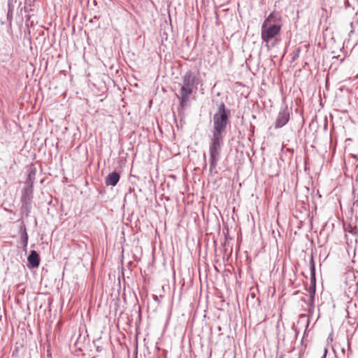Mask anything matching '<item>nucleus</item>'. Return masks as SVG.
<instances>
[{
  "instance_id": "12",
  "label": "nucleus",
  "mask_w": 358,
  "mask_h": 358,
  "mask_svg": "<svg viewBox=\"0 0 358 358\" xmlns=\"http://www.w3.org/2000/svg\"><path fill=\"white\" fill-rule=\"evenodd\" d=\"M349 6V2H348V1H347V3H345V6L347 7V6Z\"/></svg>"
},
{
  "instance_id": "3",
  "label": "nucleus",
  "mask_w": 358,
  "mask_h": 358,
  "mask_svg": "<svg viewBox=\"0 0 358 358\" xmlns=\"http://www.w3.org/2000/svg\"><path fill=\"white\" fill-rule=\"evenodd\" d=\"M196 78L191 71H187L182 76V83L178 98L180 101V106L185 110L189 105V96L194 90H197Z\"/></svg>"
},
{
  "instance_id": "6",
  "label": "nucleus",
  "mask_w": 358,
  "mask_h": 358,
  "mask_svg": "<svg viewBox=\"0 0 358 358\" xmlns=\"http://www.w3.org/2000/svg\"><path fill=\"white\" fill-rule=\"evenodd\" d=\"M26 183L27 185L23 191L22 201L27 203L31 200L33 194V180L31 178V173L29 174Z\"/></svg>"
},
{
  "instance_id": "15",
  "label": "nucleus",
  "mask_w": 358,
  "mask_h": 358,
  "mask_svg": "<svg viewBox=\"0 0 358 358\" xmlns=\"http://www.w3.org/2000/svg\"><path fill=\"white\" fill-rule=\"evenodd\" d=\"M357 78H358V75H357Z\"/></svg>"
},
{
  "instance_id": "11",
  "label": "nucleus",
  "mask_w": 358,
  "mask_h": 358,
  "mask_svg": "<svg viewBox=\"0 0 358 358\" xmlns=\"http://www.w3.org/2000/svg\"><path fill=\"white\" fill-rule=\"evenodd\" d=\"M327 353V349H326V350H324V354H323V355H322V358H326Z\"/></svg>"
},
{
  "instance_id": "14",
  "label": "nucleus",
  "mask_w": 358,
  "mask_h": 358,
  "mask_svg": "<svg viewBox=\"0 0 358 358\" xmlns=\"http://www.w3.org/2000/svg\"><path fill=\"white\" fill-rule=\"evenodd\" d=\"M0 358H2V356H1V355H0Z\"/></svg>"
},
{
  "instance_id": "1",
  "label": "nucleus",
  "mask_w": 358,
  "mask_h": 358,
  "mask_svg": "<svg viewBox=\"0 0 358 358\" xmlns=\"http://www.w3.org/2000/svg\"><path fill=\"white\" fill-rule=\"evenodd\" d=\"M230 110L227 108L225 104L222 102L213 117V136L209 146L210 172H213L216 168L220 159L224 143V134L226 133L227 125L230 122Z\"/></svg>"
},
{
  "instance_id": "7",
  "label": "nucleus",
  "mask_w": 358,
  "mask_h": 358,
  "mask_svg": "<svg viewBox=\"0 0 358 358\" xmlns=\"http://www.w3.org/2000/svg\"><path fill=\"white\" fill-rule=\"evenodd\" d=\"M27 261L31 268H38L40 264L39 255L36 251L31 250L27 257Z\"/></svg>"
},
{
  "instance_id": "8",
  "label": "nucleus",
  "mask_w": 358,
  "mask_h": 358,
  "mask_svg": "<svg viewBox=\"0 0 358 358\" xmlns=\"http://www.w3.org/2000/svg\"><path fill=\"white\" fill-rule=\"evenodd\" d=\"M20 243L23 248V250L26 252L28 244L29 236L26 230V227L24 224L21 225L20 228Z\"/></svg>"
},
{
  "instance_id": "2",
  "label": "nucleus",
  "mask_w": 358,
  "mask_h": 358,
  "mask_svg": "<svg viewBox=\"0 0 358 358\" xmlns=\"http://www.w3.org/2000/svg\"><path fill=\"white\" fill-rule=\"evenodd\" d=\"M282 27V16L276 11L271 12L263 22L261 27V38L268 50L275 46V43L271 42L279 36Z\"/></svg>"
},
{
  "instance_id": "10",
  "label": "nucleus",
  "mask_w": 358,
  "mask_h": 358,
  "mask_svg": "<svg viewBox=\"0 0 358 358\" xmlns=\"http://www.w3.org/2000/svg\"><path fill=\"white\" fill-rule=\"evenodd\" d=\"M10 13H11V10H10V3H8V17H9Z\"/></svg>"
},
{
  "instance_id": "4",
  "label": "nucleus",
  "mask_w": 358,
  "mask_h": 358,
  "mask_svg": "<svg viewBox=\"0 0 358 358\" xmlns=\"http://www.w3.org/2000/svg\"><path fill=\"white\" fill-rule=\"evenodd\" d=\"M310 275H311V285L308 289V292L309 293V311L313 310L315 307V268L314 261L312 259L310 261Z\"/></svg>"
},
{
  "instance_id": "9",
  "label": "nucleus",
  "mask_w": 358,
  "mask_h": 358,
  "mask_svg": "<svg viewBox=\"0 0 358 358\" xmlns=\"http://www.w3.org/2000/svg\"><path fill=\"white\" fill-rule=\"evenodd\" d=\"M120 173H118L116 171H113V172L109 173L106 176V178L105 179V183L108 186L110 185V186L114 187L117 184V182L120 180Z\"/></svg>"
},
{
  "instance_id": "13",
  "label": "nucleus",
  "mask_w": 358,
  "mask_h": 358,
  "mask_svg": "<svg viewBox=\"0 0 358 358\" xmlns=\"http://www.w3.org/2000/svg\"><path fill=\"white\" fill-rule=\"evenodd\" d=\"M218 330H219V331H220V330H221V327H218Z\"/></svg>"
},
{
  "instance_id": "5",
  "label": "nucleus",
  "mask_w": 358,
  "mask_h": 358,
  "mask_svg": "<svg viewBox=\"0 0 358 358\" xmlns=\"http://www.w3.org/2000/svg\"><path fill=\"white\" fill-rule=\"evenodd\" d=\"M290 113L287 106L281 108L275 122V128L279 129L285 126L289 120Z\"/></svg>"
}]
</instances>
